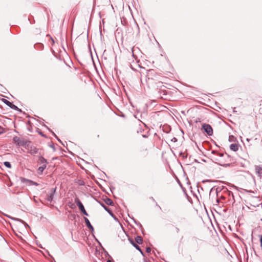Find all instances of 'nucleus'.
<instances>
[{"instance_id": "8", "label": "nucleus", "mask_w": 262, "mask_h": 262, "mask_svg": "<svg viewBox=\"0 0 262 262\" xmlns=\"http://www.w3.org/2000/svg\"><path fill=\"white\" fill-rule=\"evenodd\" d=\"M84 219L85 223L86 225L88 227V228L89 229H90L92 231H94V228L92 226V225L91 224L90 221L86 217H84Z\"/></svg>"}, {"instance_id": "22", "label": "nucleus", "mask_w": 262, "mask_h": 262, "mask_svg": "<svg viewBox=\"0 0 262 262\" xmlns=\"http://www.w3.org/2000/svg\"><path fill=\"white\" fill-rule=\"evenodd\" d=\"M5 132V129L0 126V135L4 133Z\"/></svg>"}, {"instance_id": "15", "label": "nucleus", "mask_w": 262, "mask_h": 262, "mask_svg": "<svg viewBox=\"0 0 262 262\" xmlns=\"http://www.w3.org/2000/svg\"><path fill=\"white\" fill-rule=\"evenodd\" d=\"M2 101L5 104H6L7 106H8L10 107L12 104V103L10 102L7 99L4 98L2 99Z\"/></svg>"}, {"instance_id": "25", "label": "nucleus", "mask_w": 262, "mask_h": 262, "mask_svg": "<svg viewBox=\"0 0 262 262\" xmlns=\"http://www.w3.org/2000/svg\"><path fill=\"white\" fill-rule=\"evenodd\" d=\"M154 72V70H150L148 71V74H149L150 73H153Z\"/></svg>"}, {"instance_id": "6", "label": "nucleus", "mask_w": 262, "mask_h": 262, "mask_svg": "<svg viewBox=\"0 0 262 262\" xmlns=\"http://www.w3.org/2000/svg\"><path fill=\"white\" fill-rule=\"evenodd\" d=\"M255 170L257 176L261 178L262 177V166L255 165Z\"/></svg>"}, {"instance_id": "27", "label": "nucleus", "mask_w": 262, "mask_h": 262, "mask_svg": "<svg viewBox=\"0 0 262 262\" xmlns=\"http://www.w3.org/2000/svg\"><path fill=\"white\" fill-rule=\"evenodd\" d=\"M132 51L133 56L134 57V54L133 52V48H132Z\"/></svg>"}, {"instance_id": "4", "label": "nucleus", "mask_w": 262, "mask_h": 262, "mask_svg": "<svg viewBox=\"0 0 262 262\" xmlns=\"http://www.w3.org/2000/svg\"><path fill=\"white\" fill-rule=\"evenodd\" d=\"M75 202L76 203L77 205L78 206V207H79L80 210L81 211V212L84 215H85L86 216H88V213L86 211V210L84 207V206L83 205V204H82L81 201L78 198H76L75 199Z\"/></svg>"}, {"instance_id": "18", "label": "nucleus", "mask_w": 262, "mask_h": 262, "mask_svg": "<svg viewBox=\"0 0 262 262\" xmlns=\"http://www.w3.org/2000/svg\"><path fill=\"white\" fill-rule=\"evenodd\" d=\"M13 141L15 143H18V142L19 141V138L17 136H15L13 138Z\"/></svg>"}, {"instance_id": "28", "label": "nucleus", "mask_w": 262, "mask_h": 262, "mask_svg": "<svg viewBox=\"0 0 262 262\" xmlns=\"http://www.w3.org/2000/svg\"><path fill=\"white\" fill-rule=\"evenodd\" d=\"M106 262H112L111 260H107Z\"/></svg>"}, {"instance_id": "13", "label": "nucleus", "mask_w": 262, "mask_h": 262, "mask_svg": "<svg viewBox=\"0 0 262 262\" xmlns=\"http://www.w3.org/2000/svg\"><path fill=\"white\" fill-rule=\"evenodd\" d=\"M38 152V149L36 147L31 148L29 151V153L31 155H35Z\"/></svg>"}, {"instance_id": "24", "label": "nucleus", "mask_w": 262, "mask_h": 262, "mask_svg": "<svg viewBox=\"0 0 262 262\" xmlns=\"http://www.w3.org/2000/svg\"><path fill=\"white\" fill-rule=\"evenodd\" d=\"M176 231H177V233L179 232L180 229H179V228L178 227H176Z\"/></svg>"}, {"instance_id": "9", "label": "nucleus", "mask_w": 262, "mask_h": 262, "mask_svg": "<svg viewBox=\"0 0 262 262\" xmlns=\"http://www.w3.org/2000/svg\"><path fill=\"white\" fill-rule=\"evenodd\" d=\"M21 182H23V183H26V182L29 183L30 184H32L33 185H34L36 186H37L38 185V183H37L36 182H33L31 180H29L26 179L25 178H21Z\"/></svg>"}, {"instance_id": "19", "label": "nucleus", "mask_w": 262, "mask_h": 262, "mask_svg": "<svg viewBox=\"0 0 262 262\" xmlns=\"http://www.w3.org/2000/svg\"><path fill=\"white\" fill-rule=\"evenodd\" d=\"M235 139V137L233 135L229 136V141L230 142H233Z\"/></svg>"}, {"instance_id": "20", "label": "nucleus", "mask_w": 262, "mask_h": 262, "mask_svg": "<svg viewBox=\"0 0 262 262\" xmlns=\"http://www.w3.org/2000/svg\"><path fill=\"white\" fill-rule=\"evenodd\" d=\"M259 239V241H260V247L262 249V235H260V234H259L257 235Z\"/></svg>"}, {"instance_id": "26", "label": "nucleus", "mask_w": 262, "mask_h": 262, "mask_svg": "<svg viewBox=\"0 0 262 262\" xmlns=\"http://www.w3.org/2000/svg\"><path fill=\"white\" fill-rule=\"evenodd\" d=\"M172 141H177V139L176 138H173V139H172Z\"/></svg>"}, {"instance_id": "3", "label": "nucleus", "mask_w": 262, "mask_h": 262, "mask_svg": "<svg viewBox=\"0 0 262 262\" xmlns=\"http://www.w3.org/2000/svg\"><path fill=\"white\" fill-rule=\"evenodd\" d=\"M202 128L208 136H210L212 135L213 129L210 125L208 124L204 123L202 125Z\"/></svg>"}, {"instance_id": "7", "label": "nucleus", "mask_w": 262, "mask_h": 262, "mask_svg": "<svg viewBox=\"0 0 262 262\" xmlns=\"http://www.w3.org/2000/svg\"><path fill=\"white\" fill-rule=\"evenodd\" d=\"M101 206L113 217H115L114 213L113 212L107 207H106L103 203H100Z\"/></svg>"}, {"instance_id": "17", "label": "nucleus", "mask_w": 262, "mask_h": 262, "mask_svg": "<svg viewBox=\"0 0 262 262\" xmlns=\"http://www.w3.org/2000/svg\"><path fill=\"white\" fill-rule=\"evenodd\" d=\"M4 165L8 167V168H11V165L9 162L6 161L4 163Z\"/></svg>"}, {"instance_id": "10", "label": "nucleus", "mask_w": 262, "mask_h": 262, "mask_svg": "<svg viewBox=\"0 0 262 262\" xmlns=\"http://www.w3.org/2000/svg\"><path fill=\"white\" fill-rule=\"evenodd\" d=\"M230 149L233 151H236L238 150V145L237 144H231L230 145Z\"/></svg>"}, {"instance_id": "1", "label": "nucleus", "mask_w": 262, "mask_h": 262, "mask_svg": "<svg viewBox=\"0 0 262 262\" xmlns=\"http://www.w3.org/2000/svg\"><path fill=\"white\" fill-rule=\"evenodd\" d=\"M212 153L216 154L217 156L214 158L215 160L217 162L219 165L227 167L230 166V164L234 160L233 158L227 154L219 153L215 151H212Z\"/></svg>"}, {"instance_id": "11", "label": "nucleus", "mask_w": 262, "mask_h": 262, "mask_svg": "<svg viewBox=\"0 0 262 262\" xmlns=\"http://www.w3.org/2000/svg\"><path fill=\"white\" fill-rule=\"evenodd\" d=\"M105 203L108 205H110V206H114V203L113 202V201L110 198H106L104 200Z\"/></svg>"}, {"instance_id": "12", "label": "nucleus", "mask_w": 262, "mask_h": 262, "mask_svg": "<svg viewBox=\"0 0 262 262\" xmlns=\"http://www.w3.org/2000/svg\"><path fill=\"white\" fill-rule=\"evenodd\" d=\"M131 243L132 244V245H133V246L136 249H137L138 251H139L140 252V253L143 255V252H142V251L141 250V249H140V247L137 245L136 244H135L134 241L133 240H132L130 241Z\"/></svg>"}, {"instance_id": "21", "label": "nucleus", "mask_w": 262, "mask_h": 262, "mask_svg": "<svg viewBox=\"0 0 262 262\" xmlns=\"http://www.w3.org/2000/svg\"><path fill=\"white\" fill-rule=\"evenodd\" d=\"M48 129L52 133L53 135L55 137V138L57 139V140L58 141H59L60 142H61V140L57 137V136L55 135V134L52 132L50 128H48Z\"/></svg>"}, {"instance_id": "14", "label": "nucleus", "mask_w": 262, "mask_h": 262, "mask_svg": "<svg viewBox=\"0 0 262 262\" xmlns=\"http://www.w3.org/2000/svg\"><path fill=\"white\" fill-rule=\"evenodd\" d=\"M135 241L139 244H142V242H143L142 238L140 236H136V238H135Z\"/></svg>"}, {"instance_id": "2", "label": "nucleus", "mask_w": 262, "mask_h": 262, "mask_svg": "<svg viewBox=\"0 0 262 262\" xmlns=\"http://www.w3.org/2000/svg\"><path fill=\"white\" fill-rule=\"evenodd\" d=\"M38 161L40 166L38 168L37 171L39 174H41L47 167V161L42 156H39Z\"/></svg>"}, {"instance_id": "23", "label": "nucleus", "mask_w": 262, "mask_h": 262, "mask_svg": "<svg viewBox=\"0 0 262 262\" xmlns=\"http://www.w3.org/2000/svg\"><path fill=\"white\" fill-rule=\"evenodd\" d=\"M146 252L147 253H150L151 252V249L150 247H147L146 248Z\"/></svg>"}, {"instance_id": "16", "label": "nucleus", "mask_w": 262, "mask_h": 262, "mask_svg": "<svg viewBox=\"0 0 262 262\" xmlns=\"http://www.w3.org/2000/svg\"><path fill=\"white\" fill-rule=\"evenodd\" d=\"M10 108H12V109H13V110H14L15 111H21L20 109H19L17 106H16L15 105L13 104V103L10 106Z\"/></svg>"}, {"instance_id": "5", "label": "nucleus", "mask_w": 262, "mask_h": 262, "mask_svg": "<svg viewBox=\"0 0 262 262\" xmlns=\"http://www.w3.org/2000/svg\"><path fill=\"white\" fill-rule=\"evenodd\" d=\"M56 188H52L47 194L46 200L47 201L51 202L54 199V196L56 192Z\"/></svg>"}]
</instances>
